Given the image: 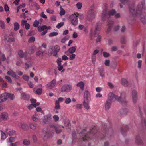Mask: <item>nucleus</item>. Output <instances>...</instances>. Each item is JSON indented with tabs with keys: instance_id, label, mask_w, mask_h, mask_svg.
Segmentation results:
<instances>
[{
	"instance_id": "39448f33",
	"label": "nucleus",
	"mask_w": 146,
	"mask_h": 146,
	"mask_svg": "<svg viewBox=\"0 0 146 146\" xmlns=\"http://www.w3.org/2000/svg\"><path fill=\"white\" fill-rule=\"evenodd\" d=\"M126 94L125 92H122L120 96L118 97L117 96V100L120 102L123 105H126L127 103V101L125 99Z\"/></svg>"
},
{
	"instance_id": "79ce46f5",
	"label": "nucleus",
	"mask_w": 146,
	"mask_h": 146,
	"mask_svg": "<svg viewBox=\"0 0 146 146\" xmlns=\"http://www.w3.org/2000/svg\"><path fill=\"white\" fill-rule=\"evenodd\" d=\"M15 134V131L12 130L10 131H9V133H7V135H9V136H10L13 135Z\"/></svg>"
},
{
	"instance_id": "c85d7f7f",
	"label": "nucleus",
	"mask_w": 146,
	"mask_h": 146,
	"mask_svg": "<svg viewBox=\"0 0 146 146\" xmlns=\"http://www.w3.org/2000/svg\"><path fill=\"white\" fill-rule=\"evenodd\" d=\"M90 132H89L88 133V134L82 135V140H83V141H85L86 140H88V139H89L90 138V137L88 135V134L90 135Z\"/></svg>"
},
{
	"instance_id": "4be33fe9",
	"label": "nucleus",
	"mask_w": 146,
	"mask_h": 146,
	"mask_svg": "<svg viewBox=\"0 0 146 146\" xmlns=\"http://www.w3.org/2000/svg\"><path fill=\"white\" fill-rule=\"evenodd\" d=\"M113 21H110L108 22V28L107 30V32H109L111 30V27L113 26Z\"/></svg>"
},
{
	"instance_id": "6e6552de",
	"label": "nucleus",
	"mask_w": 146,
	"mask_h": 146,
	"mask_svg": "<svg viewBox=\"0 0 146 146\" xmlns=\"http://www.w3.org/2000/svg\"><path fill=\"white\" fill-rule=\"evenodd\" d=\"M91 100L90 94L88 90L85 91L84 94V100L90 101Z\"/></svg>"
},
{
	"instance_id": "a211bd4d",
	"label": "nucleus",
	"mask_w": 146,
	"mask_h": 146,
	"mask_svg": "<svg viewBox=\"0 0 146 146\" xmlns=\"http://www.w3.org/2000/svg\"><path fill=\"white\" fill-rule=\"evenodd\" d=\"M112 102L107 100L105 104V108L106 110H108L111 105Z\"/></svg>"
},
{
	"instance_id": "7c9ffc66",
	"label": "nucleus",
	"mask_w": 146,
	"mask_h": 146,
	"mask_svg": "<svg viewBox=\"0 0 146 146\" xmlns=\"http://www.w3.org/2000/svg\"><path fill=\"white\" fill-rule=\"evenodd\" d=\"M26 54H27V51H25V53H24L23 51L22 50H20L18 52V55L19 57L21 58L23 57L25 55H25Z\"/></svg>"
},
{
	"instance_id": "1a4fd4ad",
	"label": "nucleus",
	"mask_w": 146,
	"mask_h": 146,
	"mask_svg": "<svg viewBox=\"0 0 146 146\" xmlns=\"http://www.w3.org/2000/svg\"><path fill=\"white\" fill-rule=\"evenodd\" d=\"M121 83L125 87H130L131 85V83L129 82L126 79L123 78L121 79Z\"/></svg>"
},
{
	"instance_id": "72a5a7b5",
	"label": "nucleus",
	"mask_w": 146,
	"mask_h": 146,
	"mask_svg": "<svg viewBox=\"0 0 146 146\" xmlns=\"http://www.w3.org/2000/svg\"><path fill=\"white\" fill-rule=\"evenodd\" d=\"M21 128L24 131H26L28 130V127L25 124H21Z\"/></svg>"
},
{
	"instance_id": "13d9d810",
	"label": "nucleus",
	"mask_w": 146,
	"mask_h": 146,
	"mask_svg": "<svg viewBox=\"0 0 146 146\" xmlns=\"http://www.w3.org/2000/svg\"><path fill=\"white\" fill-rule=\"evenodd\" d=\"M76 6L78 9H80L82 7V4L81 3L78 2L76 4Z\"/></svg>"
},
{
	"instance_id": "ddd939ff",
	"label": "nucleus",
	"mask_w": 146,
	"mask_h": 146,
	"mask_svg": "<svg viewBox=\"0 0 146 146\" xmlns=\"http://www.w3.org/2000/svg\"><path fill=\"white\" fill-rule=\"evenodd\" d=\"M56 81L55 80L53 79L48 83L47 84V87L50 89H52L54 87L56 84Z\"/></svg>"
},
{
	"instance_id": "603ef678",
	"label": "nucleus",
	"mask_w": 146,
	"mask_h": 146,
	"mask_svg": "<svg viewBox=\"0 0 146 146\" xmlns=\"http://www.w3.org/2000/svg\"><path fill=\"white\" fill-rule=\"evenodd\" d=\"M72 135L73 138V139H75L76 138V133L75 131H74L72 132Z\"/></svg>"
},
{
	"instance_id": "9b49d317",
	"label": "nucleus",
	"mask_w": 146,
	"mask_h": 146,
	"mask_svg": "<svg viewBox=\"0 0 146 146\" xmlns=\"http://www.w3.org/2000/svg\"><path fill=\"white\" fill-rule=\"evenodd\" d=\"M36 50V48L35 46L33 45H31L27 49V52L29 54H31L34 53Z\"/></svg>"
},
{
	"instance_id": "bb28decb",
	"label": "nucleus",
	"mask_w": 146,
	"mask_h": 146,
	"mask_svg": "<svg viewBox=\"0 0 146 146\" xmlns=\"http://www.w3.org/2000/svg\"><path fill=\"white\" fill-rule=\"evenodd\" d=\"M21 95L22 98L24 100H27L29 99L30 96L29 95H27L25 93H23Z\"/></svg>"
},
{
	"instance_id": "9d476101",
	"label": "nucleus",
	"mask_w": 146,
	"mask_h": 146,
	"mask_svg": "<svg viewBox=\"0 0 146 146\" xmlns=\"http://www.w3.org/2000/svg\"><path fill=\"white\" fill-rule=\"evenodd\" d=\"M71 87L70 85H64L61 89V91L68 92L71 90Z\"/></svg>"
},
{
	"instance_id": "4d7b16f0",
	"label": "nucleus",
	"mask_w": 146,
	"mask_h": 146,
	"mask_svg": "<svg viewBox=\"0 0 146 146\" xmlns=\"http://www.w3.org/2000/svg\"><path fill=\"white\" fill-rule=\"evenodd\" d=\"M46 12L50 14H53L54 13V11L53 10H51L50 9H46Z\"/></svg>"
},
{
	"instance_id": "e2e57ef3",
	"label": "nucleus",
	"mask_w": 146,
	"mask_h": 146,
	"mask_svg": "<svg viewBox=\"0 0 146 146\" xmlns=\"http://www.w3.org/2000/svg\"><path fill=\"white\" fill-rule=\"evenodd\" d=\"M9 139V142L10 143H12L14 142L15 140V138L14 137H11L10 138L8 139Z\"/></svg>"
},
{
	"instance_id": "423d86ee",
	"label": "nucleus",
	"mask_w": 146,
	"mask_h": 146,
	"mask_svg": "<svg viewBox=\"0 0 146 146\" xmlns=\"http://www.w3.org/2000/svg\"><path fill=\"white\" fill-rule=\"evenodd\" d=\"M60 50V47L58 45H56L54 46L53 50L52 51V54L53 56L55 57L58 56V53Z\"/></svg>"
},
{
	"instance_id": "58836bf2",
	"label": "nucleus",
	"mask_w": 146,
	"mask_h": 146,
	"mask_svg": "<svg viewBox=\"0 0 146 146\" xmlns=\"http://www.w3.org/2000/svg\"><path fill=\"white\" fill-rule=\"evenodd\" d=\"M19 23L17 22H15L14 24V29L15 31H17L19 29Z\"/></svg>"
},
{
	"instance_id": "3c124183",
	"label": "nucleus",
	"mask_w": 146,
	"mask_h": 146,
	"mask_svg": "<svg viewBox=\"0 0 146 146\" xmlns=\"http://www.w3.org/2000/svg\"><path fill=\"white\" fill-rule=\"evenodd\" d=\"M58 33L57 32H53L49 34V36H57L58 35Z\"/></svg>"
},
{
	"instance_id": "c9c22d12",
	"label": "nucleus",
	"mask_w": 146,
	"mask_h": 146,
	"mask_svg": "<svg viewBox=\"0 0 146 146\" xmlns=\"http://www.w3.org/2000/svg\"><path fill=\"white\" fill-rule=\"evenodd\" d=\"M129 129V127L127 125H125V126L124 128H121V131L123 135L125 131H126Z\"/></svg>"
},
{
	"instance_id": "37998d69",
	"label": "nucleus",
	"mask_w": 146,
	"mask_h": 146,
	"mask_svg": "<svg viewBox=\"0 0 146 146\" xmlns=\"http://www.w3.org/2000/svg\"><path fill=\"white\" fill-rule=\"evenodd\" d=\"M36 93L37 94L40 95L42 93V88H39L37 89L36 91Z\"/></svg>"
},
{
	"instance_id": "69168bd1",
	"label": "nucleus",
	"mask_w": 146,
	"mask_h": 146,
	"mask_svg": "<svg viewBox=\"0 0 146 146\" xmlns=\"http://www.w3.org/2000/svg\"><path fill=\"white\" fill-rule=\"evenodd\" d=\"M53 118L54 119V121L55 122L59 120V118L56 115H54L53 116Z\"/></svg>"
},
{
	"instance_id": "a18cd8bd",
	"label": "nucleus",
	"mask_w": 146,
	"mask_h": 146,
	"mask_svg": "<svg viewBox=\"0 0 146 146\" xmlns=\"http://www.w3.org/2000/svg\"><path fill=\"white\" fill-rule=\"evenodd\" d=\"M65 13V11L62 7L60 8V14L61 16H62L64 15Z\"/></svg>"
},
{
	"instance_id": "c03bdc74",
	"label": "nucleus",
	"mask_w": 146,
	"mask_h": 146,
	"mask_svg": "<svg viewBox=\"0 0 146 146\" xmlns=\"http://www.w3.org/2000/svg\"><path fill=\"white\" fill-rule=\"evenodd\" d=\"M117 66V64L116 62H114L112 64L111 66V67L113 69H116Z\"/></svg>"
},
{
	"instance_id": "e433bc0d",
	"label": "nucleus",
	"mask_w": 146,
	"mask_h": 146,
	"mask_svg": "<svg viewBox=\"0 0 146 146\" xmlns=\"http://www.w3.org/2000/svg\"><path fill=\"white\" fill-rule=\"evenodd\" d=\"M30 128L33 130H35L36 129V124L31 123L29 125Z\"/></svg>"
},
{
	"instance_id": "f3484780",
	"label": "nucleus",
	"mask_w": 146,
	"mask_h": 146,
	"mask_svg": "<svg viewBox=\"0 0 146 146\" xmlns=\"http://www.w3.org/2000/svg\"><path fill=\"white\" fill-rule=\"evenodd\" d=\"M38 49L40 50L36 52V55L37 56L42 58L43 56L44 52L42 49V46H39Z\"/></svg>"
},
{
	"instance_id": "338daca9",
	"label": "nucleus",
	"mask_w": 146,
	"mask_h": 146,
	"mask_svg": "<svg viewBox=\"0 0 146 146\" xmlns=\"http://www.w3.org/2000/svg\"><path fill=\"white\" fill-rule=\"evenodd\" d=\"M138 68L139 69L141 68L142 65V61L140 60H139L138 62Z\"/></svg>"
},
{
	"instance_id": "680f3d73",
	"label": "nucleus",
	"mask_w": 146,
	"mask_h": 146,
	"mask_svg": "<svg viewBox=\"0 0 146 146\" xmlns=\"http://www.w3.org/2000/svg\"><path fill=\"white\" fill-rule=\"evenodd\" d=\"M71 101V100L70 98H67L65 100V103L66 104H68L70 103Z\"/></svg>"
},
{
	"instance_id": "09e8293b",
	"label": "nucleus",
	"mask_w": 146,
	"mask_h": 146,
	"mask_svg": "<svg viewBox=\"0 0 146 146\" xmlns=\"http://www.w3.org/2000/svg\"><path fill=\"white\" fill-rule=\"evenodd\" d=\"M64 22H62L58 23L56 25V27L58 29L60 28L62 26L64 25Z\"/></svg>"
},
{
	"instance_id": "f8f14e48",
	"label": "nucleus",
	"mask_w": 146,
	"mask_h": 146,
	"mask_svg": "<svg viewBox=\"0 0 146 146\" xmlns=\"http://www.w3.org/2000/svg\"><path fill=\"white\" fill-rule=\"evenodd\" d=\"M132 96L133 101L134 103H135L137 100V93L136 90H133L132 91Z\"/></svg>"
},
{
	"instance_id": "f03ea898",
	"label": "nucleus",
	"mask_w": 146,
	"mask_h": 146,
	"mask_svg": "<svg viewBox=\"0 0 146 146\" xmlns=\"http://www.w3.org/2000/svg\"><path fill=\"white\" fill-rule=\"evenodd\" d=\"M116 13V11L113 9L109 11L108 13H107V10H104L102 12V19L103 21H105L106 19L109 18L110 17L114 15Z\"/></svg>"
},
{
	"instance_id": "cd10ccee",
	"label": "nucleus",
	"mask_w": 146,
	"mask_h": 146,
	"mask_svg": "<svg viewBox=\"0 0 146 146\" xmlns=\"http://www.w3.org/2000/svg\"><path fill=\"white\" fill-rule=\"evenodd\" d=\"M5 42H11L15 40V39L12 37H5L4 39Z\"/></svg>"
},
{
	"instance_id": "6e6d98bb",
	"label": "nucleus",
	"mask_w": 146,
	"mask_h": 146,
	"mask_svg": "<svg viewBox=\"0 0 146 146\" xmlns=\"http://www.w3.org/2000/svg\"><path fill=\"white\" fill-rule=\"evenodd\" d=\"M38 24L39 21L37 20H35L33 26L35 27H37L38 26Z\"/></svg>"
},
{
	"instance_id": "052dcab7",
	"label": "nucleus",
	"mask_w": 146,
	"mask_h": 146,
	"mask_svg": "<svg viewBox=\"0 0 146 146\" xmlns=\"http://www.w3.org/2000/svg\"><path fill=\"white\" fill-rule=\"evenodd\" d=\"M27 21L25 20H22L21 21V25L23 27L25 25V24H27Z\"/></svg>"
},
{
	"instance_id": "393cba45",
	"label": "nucleus",
	"mask_w": 146,
	"mask_h": 146,
	"mask_svg": "<svg viewBox=\"0 0 146 146\" xmlns=\"http://www.w3.org/2000/svg\"><path fill=\"white\" fill-rule=\"evenodd\" d=\"M128 112V110L127 109H122L120 110L119 114L120 115L122 116L126 114Z\"/></svg>"
},
{
	"instance_id": "4468645a",
	"label": "nucleus",
	"mask_w": 146,
	"mask_h": 146,
	"mask_svg": "<svg viewBox=\"0 0 146 146\" xmlns=\"http://www.w3.org/2000/svg\"><path fill=\"white\" fill-rule=\"evenodd\" d=\"M7 74L15 78L16 79H18L19 78V76L16 75L15 73L13 70H11L8 71L7 72Z\"/></svg>"
},
{
	"instance_id": "412c9836",
	"label": "nucleus",
	"mask_w": 146,
	"mask_h": 146,
	"mask_svg": "<svg viewBox=\"0 0 146 146\" xmlns=\"http://www.w3.org/2000/svg\"><path fill=\"white\" fill-rule=\"evenodd\" d=\"M135 139V142L137 144L141 145L143 144V141L141 139L140 136L137 135Z\"/></svg>"
},
{
	"instance_id": "f704fd0d",
	"label": "nucleus",
	"mask_w": 146,
	"mask_h": 146,
	"mask_svg": "<svg viewBox=\"0 0 146 146\" xmlns=\"http://www.w3.org/2000/svg\"><path fill=\"white\" fill-rule=\"evenodd\" d=\"M104 70L102 68H100L99 69V73L100 76L102 77H104Z\"/></svg>"
},
{
	"instance_id": "aec40b11",
	"label": "nucleus",
	"mask_w": 146,
	"mask_h": 146,
	"mask_svg": "<svg viewBox=\"0 0 146 146\" xmlns=\"http://www.w3.org/2000/svg\"><path fill=\"white\" fill-rule=\"evenodd\" d=\"M44 137H49L50 131L47 128H44L43 130Z\"/></svg>"
},
{
	"instance_id": "5701e85b",
	"label": "nucleus",
	"mask_w": 146,
	"mask_h": 146,
	"mask_svg": "<svg viewBox=\"0 0 146 146\" xmlns=\"http://www.w3.org/2000/svg\"><path fill=\"white\" fill-rule=\"evenodd\" d=\"M88 16L90 17V19H92L94 18L96 14L95 12L93 10H91L89 11Z\"/></svg>"
},
{
	"instance_id": "2eb2a0df",
	"label": "nucleus",
	"mask_w": 146,
	"mask_h": 146,
	"mask_svg": "<svg viewBox=\"0 0 146 146\" xmlns=\"http://www.w3.org/2000/svg\"><path fill=\"white\" fill-rule=\"evenodd\" d=\"M62 60L61 58H59L57 60L56 62L57 63L58 67V70L59 71H61L63 68V65H61V62Z\"/></svg>"
},
{
	"instance_id": "5fc2aeb1",
	"label": "nucleus",
	"mask_w": 146,
	"mask_h": 146,
	"mask_svg": "<svg viewBox=\"0 0 146 146\" xmlns=\"http://www.w3.org/2000/svg\"><path fill=\"white\" fill-rule=\"evenodd\" d=\"M35 40L34 37H31L29 39L28 42L29 43H32Z\"/></svg>"
},
{
	"instance_id": "c756f323",
	"label": "nucleus",
	"mask_w": 146,
	"mask_h": 146,
	"mask_svg": "<svg viewBox=\"0 0 146 146\" xmlns=\"http://www.w3.org/2000/svg\"><path fill=\"white\" fill-rule=\"evenodd\" d=\"M77 86L79 87L80 88L83 90H84V84L82 81H81L77 84Z\"/></svg>"
},
{
	"instance_id": "dca6fc26",
	"label": "nucleus",
	"mask_w": 146,
	"mask_h": 146,
	"mask_svg": "<svg viewBox=\"0 0 146 146\" xmlns=\"http://www.w3.org/2000/svg\"><path fill=\"white\" fill-rule=\"evenodd\" d=\"M3 94L2 96H6V97L5 98V99L7 100L8 98H9L11 100H13L15 98V96L13 94L10 93H6V94Z\"/></svg>"
},
{
	"instance_id": "774afa93",
	"label": "nucleus",
	"mask_w": 146,
	"mask_h": 146,
	"mask_svg": "<svg viewBox=\"0 0 146 146\" xmlns=\"http://www.w3.org/2000/svg\"><path fill=\"white\" fill-rule=\"evenodd\" d=\"M32 139L34 142H36L37 140L36 136L35 135H33L32 136Z\"/></svg>"
},
{
	"instance_id": "2f4dec72",
	"label": "nucleus",
	"mask_w": 146,
	"mask_h": 146,
	"mask_svg": "<svg viewBox=\"0 0 146 146\" xmlns=\"http://www.w3.org/2000/svg\"><path fill=\"white\" fill-rule=\"evenodd\" d=\"M141 123L142 126L146 129V119L144 117L141 119Z\"/></svg>"
},
{
	"instance_id": "de8ad7c7",
	"label": "nucleus",
	"mask_w": 146,
	"mask_h": 146,
	"mask_svg": "<svg viewBox=\"0 0 146 146\" xmlns=\"http://www.w3.org/2000/svg\"><path fill=\"white\" fill-rule=\"evenodd\" d=\"M47 29V27L46 25H43L42 26L39 27H38V29L39 31L40 30L41 31H43L45 29Z\"/></svg>"
},
{
	"instance_id": "ea45409f",
	"label": "nucleus",
	"mask_w": 146,
	"mask_h": 146,
	"mask_svg": "<svg viewBox=\"0 0 146 146\" xmlns=\"http://www.w3.org/2000/svg\"><path fill=\"white\" fill-rule=\"evenodd\" d=\"M60 107L59 105V102H58V101H56L55 103V108L57 110H58L60 109Z\"/></svg>"
},
{
	"instance_id": "49530a36",
	"label": "nucleus",
	"mask_w": 146,
	"mask_h": 146,
	"mask_svg": "<svg viewBox=\"0 0 146 146\" xmlns=\"http://www.w3.org/2000/svg\"><path fill=\"white\" fill-rule=\"evenodd\" d=\"M0 27L3 29L5 28V23L2 21L0 20Z\"/></svg>"
},
{
	"instance_id": "a19ab883",
	"label": "nucleus",
	"mask_w": 146,
	"mask_h": 146,
	"mask_svg": "<svg viewBox=\"0 0 146 146\" xmlns=\"http://www.w3.org/2000/svg\"><path fill=\"white\" fill-rule=\"evenodd\" d=\"M1 131V139L4 140L7 137L6 134L2 131Z\"/></svg>"
},
{
	"instance_id": "f257e3e1",
	"label": "nucleus",
	"mask_w": 146,
	"mask_h": 146,
	"mask_svg": "<svg viewBox=\"0 0 146 146\" xmlns=\"http://www.w3.org/2000/svg\"><path fill=\"white\" fill-rule=\"evenodd\" d=\"M129 10L133 16H137L140 17V20L142 22L145 24L146 23V19L145 17L146 15L145 11V1L139 3L137 8L136 13L135 11L134 5H131L129 7Z\"/></svg>"
},
{
	"instance_id": "7ed1b4c3",
	"label": "nucleus",
	"mask_w": 146,
	"mask_h": 146,
	"mask_svg": "<svg viewBox=\"0 0 146 146\" xmlns=\"http://www.w3.org/2000/svg\"><path fill=\"white\" fill-rule=\"evenodd\" d=\"M78 15L79 14L78 13H76L72 14L69 17V21L72 25L74 26L77 25L78 24Z\"/></svg>"
},
{
	"instance_id": "0e129e2a",
	"label": "nucleus",
	"mask_w": 146,
	"mask_h": 146,
	"mask_svg": "<svg viewBox=\"0 0 146 146\" xmlns=\"http://www.w3.org/2000/svg\"><path fill=\"white\" fill-rule=\"evenodd\" d=\"M75 54H72L70 55L69 59L70 60H73L75 58Z\"/></svg>"
},
{
	"instance_id": "20e7f679",
	"label": "nucleus",
	"mask_w": 146,
	"mask_h": 146,
	"mask_svg": "<svg viewBox=\"0 0 146 146\" xmlns=\"http://www.w3.org/2000/svg\"><path fill=\"white\" fill-rule=\"evenodd\" d=\"M100 24H101L100 22L96 23L95 25V29L93 32H92V36H100Z\"/></svg>"
},
{
	"instance_id": "473e14b6",
	"label": "nucleus",
	"mask_w": 146,
	"mask_h": 146,
	"mask_svg": "<svg viewBox=\"0 0 146 146\" xmlns=\"http://www.w3.org/2000/svg\"><path fill=\"white\" fill-rule=\"evenodd\" d=\"M76 49V46H74L68 49L69 52L70 53L73 54L75 52Z\"/></svg>"
},
{
	"instance_id": "864d4df0",
	"label": "nucleus",
	"mask_w": 146,
	"mask_h": 146,
	"mask_svg": "<svg viewBox=\"0 0 146 146\" xmlns=\"http://www.w3.org/2000/svg\"><path fill=\"white\" fill-rule=\"evenodd\" d=\"M104 64L106 66H110V60H105L104 62Z\"/></svg>"
},
{
	"instance_id": "a878e982",
	"label": "nucleus",
	"mask_w": 146,
	"mask_h": 146,
	"mask_svg": "<svg viewBox=\"0 0 146 146\" xmlns=\"http://www.w3.org/2000/svg\"><path fill=\"white\" fill-rule=\"evenodd\" d=\"M8 115L6 112H3L1 113V118L4 120H6L8 117Z\"/></svg>"
},
{
	"instance_id": "6ab92c4d",
	"label": "nucleus",
	"mask_w": 146,
	"mask_h": 146,
	"mask_svg": "<svg viewBox=\"0 0 146 146\" xmlns=\"http://www.w3.org/2000/svg\"><path fill=\"white\" fill-rule=\"evenodd\" d=\"M50 128V130H52L53 129H54V130H55L56 133L58 134H59L62 131V129H59L58 127L54 125L52 126Z\"/></svg>"
},
{
	"instance_id": "8fccbe9b",
	"label": "nucleus",
	"mask_w": 146,
	"mask_h": 146,
	"mask_svg": "<svg viewBox=\"0 0 146 146\" xmlns=\"http://www.w3.org/2000/svg\"><path fill=\"white\" fill-rule=\"evenodd\" d=\"M103 55L104 57H108L110 56V54L109 53H107L106 52H103Z\"/></svg>"
},
{
	"instance_id": "bf43d9fd",
	"label": "nucleus",
	"mask_w": 146,
	"mask_h": 146,
	"mask_svg": "<svg viewBox=\"0 0 146 146\" xmlns=\"http://www.w3.org/2000/svg\"><path fill=\"white\" fill-rule=\"evenodd\" d=\"M5 78L7 80L8 82H9L10 83H11L12 80L8 76H6L5 77Z\"/></svg>"
},
{
	"instance_id": "b1692460",
	"label": "nucleus",
	"mask_w": 146,
	"mask_h": 146,
	"mask_svg": "<svg viewBox=\"0 0 146 146\" xmlns=\"http://www.w3.org/2000/svg\"><path fill=\"white\" fill-rule=\"evenodd\" d=\"M89 101L84 100L83 104L84 108L87 110L89 109L90 107L89 105Z\"/></svg>"
},
{
	"instance_id": "0eeeda50",
	"label": "nucleus",
	"mask_w": 146,
	"mask_h": 146,
	"mask_svg": "<svg viewBox=\"0 0 146 146\" xmlns=\"http://www.w3.org/2000/svg\"><path fill=\"white\" fill-rule=\"evenodd\" d=\"M117 95L114 94L113 93L110 92L108 95V99L107 100L112 102L114 99L115 100H117Z\"/></svg>"
},
{
	"instance_id": "4c0bfd02",
	"label": "nucleus",
	"mask_w": 146,
	"mask_h": 146,
	"mask_svg": "<svg viewBox=\"0 0 146 146\" xmlns=\"http://www.w3.org/2000/svg\"><path fill=\"white\" fill-rule=\"evenodd\" d=\"M23 143L25 146H28L30 144V142L29 140L25 139L23 140Z\"/></svg>"
}]
</instances>
